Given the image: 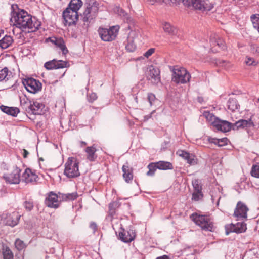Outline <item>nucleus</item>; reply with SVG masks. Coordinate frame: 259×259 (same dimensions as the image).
<instances>
[{"mask_svg": "<svg viewBox=\"0 0 259 259\" xmlns=\"http://www.w3.org/2000/svg\"><path fill=\"white\" fill-rule=\"evenodd\" d=\"M10 21L18 28L27 29L29 32L36 31L41 24L36 17H32L24 10L13 12Z\"/></svg>", "mask_w": 259, "mask_h": 259, "instance_id": "nucleus-1", "label": "nucleus"}, {"mask_svg": "<svg viewBox=\"0 0 259 259\" xmlns=\"http://www.w3.org/2000/svg\"><path fill=\"white\" fill-rule=\"evenodd\" d=\"M119 28V25L112 26L108 28L100 27L98 29V32L103 41H112L116 38Z\"/></svg>", "mask_w": 259, "mask_h": 259, "instance_id": "nucleus-2", "label": "nucleus"}, {"mask_svg": "<svg viewBox=\"0 0 259 259\" xmlns=\"http://www.w3.org/2000/svg\"><path fill=\"white\" fill-rule=\"evenodd\" d=\"M64 174L68 178L80 176L79 162L74 157H69L65 164Z\"/></svg>", "mask_w": 259, "mask_h": 259, "instance_id": "nucleus-3", "label": "nucleus"}, {"mask_svg": "<svg viewBox=\"0 0 259 259\" xmlns=\"http://www.w3.org/2000/svg\"><path fill=\"white\" fill-rule=\"evenodd\" d=\"M99 4L97 2H93L87 4L82 16V20L85 25L89 26L91 21L97 16Z\"/></svg>", "mask_w": 259, "mask_h": 259, "instance_id": "nucleus-4", "label": "nucleus"}, {"mask_svg": "<svg viewBox=\"0 0 259 259\" xmlns=\"http://www.w3.org/2000/svg\"><path fill=\"white\" fill-rule=\"evenodd\" d=\"M190 218L202 230L209 231H212L213 225L209 216L193 213Z\"/></svg>", "mask_w": 259, "mask_h": 259, "instance_id": "nucleus-5", "label": "nucleus"}, {"mask_svg": "<svg viewBox=\"0 0 259 259\" xmlns=\"http://www.w3.org/2000/svg\"><path fill=\"white\" fill-rule=\"evenodd\" d=\"M191 78L189 73L183 67L174 69L172 80L177 83L184 84L188 82Z\"/></svg>", "mask_w": 259, "mask_h": 259, "instance_id": "nucleus-6", "label": "nucleus"}, {"mask_svg": "<svg viewBox=\"0 0 259 259\" xmlns=\"http://www.w3.org/2000/svg\"><path fill=\"white\" fill-rule=\"evenodd\" d=\"M184 4L188 7L192 6L196 9L201 11H210L213 5L209 0H183Z\"/></svg>", "mask_w": 259, "mask_h": 259, "instance_id": "nucleus-7", "label": "nucleus"}, {"mask_svg": "<svg viewBox=\"0 0 259 259\" xmlns=\"http://www.w3.org/2000/svg\"><path fill=\"white\" fill-rule=\"evenodd\" d=\"M20 217L17 212L3 213L0 215V226L8 225L14 227L18 223Z\"/></svg>", "mask_w": 259, "mask_h": 259, "instance_id": "nucleus-8", "label": "nucleus"}, {"mask_svg": "<svg viewBox=\"0 0 259 259\" xmlns=\"http://www.w3.org/2000/svg\"><path fill=\"white\" fill-rule=\"evenodd\" d=\"M26 90L31 93H36L41 89V83L39 80L32 78H26L22 80Z\"/></svg>", "mask_w": 259, "mask_h": 259, "instance_id": "nucleus-9", "label": "nucleus"}, {"mask_svg": "<svg viewBox=\"0 0 259 259\" xmlns=\"http://www.w3.org/2000/svg\"><path fill=\"white\" fill-rule=\"evenodd\" d=\"M64 24L65 26L75 25L78 20V12L70 10V8H66L63 12Z\"/></svg>", "mask_w": 259, "mask_h": 259, "instance_id": "nucleus-10", "label": "nucleus"}, {"mask_svg": "<svg viewBox=\"0 0 259 259\" xmlns=\"http://www.w3.org/2000/svg\"><path fill=\"white\" fill-rule=\"evenodd\" d=\"M232 127L234 130L245 129L249 134L250 131L254 128V124L250 118L248 120L240 119L234 123Z\"/></svg>", "mask_w": 259, "mask_h": 259, "instance_id": "nucleus-11", "label": "nucleus"}, {"mask_svg": "<svg viewBox=\"0 0 259 259\" xmlns=\"http://www.w3.org/2000/svg\"><path fill=\"white\" fill-rule=\"evenodd\" d=\"M148 79L153 83H157L160 81V70L156 66H150L146 72Z\"/></svg>", "mask_w": 259, "mask_h": 259, "instance_id": "nucleus-12", "label": "nucleus"}, {"mask_svg": "<svg viewBox=\"0 0 259 259\" xmlns=\"http://www.w3.org/2000/svg\"><path fill=\"white\" fill-rule=\"evenodd\" d=\"M246 229V225L244 222H238L235 224L231 223L225 226L226 235H228L231 232L236 233L244 232Z\"/></svg>", "mask_w": 259, "mask_h": 259, "instance_id": "nucleus-13", "label": "nucleus"}, {"mask_svg": "<svg viewBox=\"0 0 259 259\" xmlns=\"http://www.w3.org/2000/svg\"><path fill=\"white\" fill-rule=\"evenodd\" d=\"M20 173L21 169L16 168L11 174L6 175L3 177L5 181L10 184H19L20 182Z\"/></svg>", "mask_w": 259, "mask_h": 259, "instance_id": "nucleus-14", "label": "nucleus"}, {"mask_svg": "<svg viewBox=\"0 0 259 259\" xmlns=\"http://www.w3.org/2000/svg\"><path fill=\"white\" fill-rule=\"evenodd\" d=\"M67 64L68 63L65 61L53 59L45 63L44 66L47 69L52 70L67 67Z\"/></svg>", "mask_w": 259, "mask_h": 259, "instance_id": "nucleus-15", "label": "nucleus"}, {"mask_svg": "<svg viewBox=\"0 0 259 259\" xmlns=\"http://www.w3.org/2000/svg\"><path fill=\"white\" fill-rule=\"evenodd\" d=\"M248 211V208L247 206L244 203L239 202L237 204L234 214L238 219L246 218Z\"/></svg>", "mask_w": 259, "mask_h": 259, "instance_id": "nucleus-16", "label": "nucleus"}, {"mask_svg": "<svg viewBox=\"0 0 259 259\" xmlns=\"http://www.w3.org/2000/svg\"><path fill=\"white\" fill-rule=\"evenodd\" d=\"M135 236V232L132 229L126 231L124 229H121V231L119 233V237L120 239L123 242L126 243L132 241L134 239Z\"/></svg>", "mask_w": 259, "mask_h": 259, "instance_id": "nucleus-17", "label": "nucleus"}, {"mask_svg": "<svg viewBox=\"0 0 259 259\" xmlns=\"http://www.w3.org/2000/svg\"><path fill=\"white\" fill-rule=\"evenodd\" d=\"M58 198L57 195L51 192L46 198L45 204L49 207L57 208L59 206Z\"/></svg>", "mask_w": 259, "mask_h": 259, "instance_id": "nucleus-18", "label": "nucleus"}, {"mask_svg": "<svg viewBox=\"0 0 259 259\" xmlns=\"http://www.w3.org/2000/svg\"><path fill=\"white\" fill-rule=\"evenodd\" d=\"M213 126L218 130L223 132H228L231 128V123L230 122L225 120H221L219 119L214 121Z\"/></svg>", "mask_w": 259, "mask_h": 259, "instance_id": "nucleus-19", "label": "nucleus"}, {"mask_svg": "<svg viewBox=\"0 0 259 259\" xmlns=\"http://www.w3.org/2000/svg\"><path fill=\"white\" fill-rule=\"evenodd\" d=\"M177 154L186 160L187 163L191 165H195L197 163V159L192 154H190L183 150L178 151Z\"/></svg>", "mask_w": 259, "mask_h": 259, "instance_id": "nucleus-20", "label": "nucleus"}, {"mask_svg": "<svg viewBox=\"0 0 259 259\" xmlns=\"http://www.w3.org/2000/svg\"><path fill=\"white\" fill-rule=\"evenodd\" d=\"M122 170L125 181L127 183L131 182L133 178V168L130 167L127 163L122 166Z\"/></svg>", "mask_w": 259, "mask_h": 259, "instance_id": "nucleus-21", "label": "nucleus"}, {"mask_svg": "<svg viewBox=\"0 0 259 259\" xmlns=\"http://www.w3.org/2000/svg\"><path fill=\"white\" fill-rule=\"evenodd\" d=\"M37 178V176L29 168L26 169L22 176V180L26 183L35 182Z\"/></svg>", "mask_w": 259, "mask_h": 259, "instance_id": "nucleus-22", "label": "nucleus"}, {"mask_svg": "<svg viewBox=\"0 0 259 259\" xmlns=\"http://www.w3.org/2000/svg\"><path fill=\"white\" fill-rule=\"evenodd\" d=\"M97 150L95 147L93 145L92 146L87 147L85 148V151L87 153V158L90 161H95L97 158V155L96 152Z\"/></svg>", "mask_w": 259, "mask_h": 259, "instance_id": "nucleus-23", "label": "nucleus"}, {"mask_svg": "<svg viewBox=\"0 0 259 259\" xmlns=\"http://www.w3.org/2000/svg\"><path fill=\"white\" fill-rule=\"evenodd\" d=\"M44 106L42 103L37 101L33 102L29 106V109L34 114H40Z\"/></svg>", "mask_w": 259, "mask_h": 259, "instance_id": "nucleus-24", "label": "nucleus"}, {"mask_svg": "<svg viewBox=\"0 0 259 259\" xmlns=\"http://www.w3.org/2000/svg\"><path fill=\"white\" fill-rule=\"evenodd\" d=\"M13 77L12 72L8 68L5 67L0 70V81H8L11 80Z\"/></svg>", "mask_w": 259, "mask_h": 259, "instance_id": "nucleus-25", "label": "nucleus"}, {"mask_svg": "<svg viewBox=\"0 0 259 259\" xmlns=\"http://www.w3.org/2000/svg\"><path fill=\"white\" fill-rule=\"evenodd\" d=\"M210 42L211 46H215L217 45L222 49H224L225 48L224 40L216 34H213L210 36Z\"/></svg>", "mask_w": 259, "mask_h": 259, "instance_id": "nucleus-26", "label": "nucleus"}, {"mask_svg": "<svg viewBox=\"0 0 259 259\" xmlns=\"http://www.w3.org/2000/svg\"><path fill=\"white\" fill-rule=\"evenodd\" d=\"M164 31L169 35H175L177 34V29L169 23L164 22L162 24Z\"/></svg>", "mask_w": 259, "mask_h": 259, "instance_id": "nucleus-27", "label": "nucleus"}, {"mask_svg": "<svg viewBox=\"0 0 259 259\" xmlns=\"http://www.w3.org/2000/svg\"><path fill=\"white\" fill-rule=\"evenodd\" d=\"M50 39L52 42L54 43L57 46L59 47L63 54H66L67 53V50L64 44V40L62 38H56L54 37H52Z\"/></svg>", "mask_w": 259, "mask_h": 259, "instance_id": "nucleus-28", "label": "nucleus"}, {"mask_svg": "<svg viewBox=\"0 0 259 259\" xmlns=\"http://www.w3.org/2000/svg\"><path fill=\"white\" fill-rule=\"evenodd\" d=\"M1 109L4 113L14 117L16 116L19 112V109L17 107H9L2 105L1 106Z\"/></svg>", "mask_w": 259, "mask_h": 259, "instance_id": "nucleus-29", "label": "nucleus"}, {"mask_svg": "<svg viewBox=\"0 0 259 259\" xmlns=\"http://www.w3.org/2000/svg\"><path fill=\"white\" fill-rule=\"evenodd\" d=\"M82 5V2L81 0H71L68 6L66 8H70V10L77 12Z\"/></svg>", "mask_w": 259, "mask_h": 259, "instance_id": "nucleus-30", "label": "nucleus"}, {"mask_svg": "<svg viewBox=\"0 0 259 259\" xmlns=\"http://www.w3.org/2000/svg\"><path fill=\"white\" fill-rule=\"evenodd\" d=\"M13 41V39L11 36L5 35L0 40V47L2 49H6L12 44Z\"/></svg>", "mask_w": 259, "mask_h": 259, "instance_id": "nucleus-31", "label": "nucleus"}, {"mask_svg": "<svg viewBox=\"0 0 259 259\" xmlns=\"http://www.w3.org/2000/svg\"><path fill=\"white\" fill-rule=\"evenodd\" d=\"M156 164L158 169L160 170H165L173 169L172 164L169 162L160 161L156 162Z\"/></svg>", "mask_w": 259, "mask_h": 259, "instance_id": "nucleus-32", "label": "nucleus"}, {"mask_svg": "<svg viewBox=\"0 0 259 259\" xmlns=\"http://www.w3.org/2000/svg\"><path fill=\"white\" fill-rule=\"evenodd\" d=\"M239 105L238 104L237 100L234 99L230 98L228 101V108L232 111H234L238 109Z\"/></svg>", "mask_w": 259, "mask_h": 259, "instance_id": "nucleus-33", "label": "nucleus"}, {"mask_svg": "<svg viewBox=\"0 0 259 259\" xmlns=\"http://www.w3.org/2000/svg\"><path fill=\"white\" fill-rule=\"evenodd\" d=\"M139 32L136 30H131L128 34L127 39L137 42L139 40Z\"/></svg>", "mask_w": 259, "mask_h": 259, "instance_id": "nucleus-34", "label": "nucleus"}, {"mask_svg": "<svg viewBox=\"0 0 259 259\" xmlns=\"http://www.w3.org/2000/svg\"><path fill=\"white\" fill-rule=\"evenodd\" d=\"M203 116L206 118L207 120L211 123L213 126H214V121H215L217 120H218V118L214 116L212 113L208 111L204 112L203 113Z\"/></svg>", "mask_w": 259, "mask_h": 259, "instance_id": "nucleus-35", "label": "nucleus"}, {"mask_svg": "<svg viewBox=\"0 0 259 259\" xmlns=\"http://www.w3.org/2000/svg\"><path fill=\"white\" fill-rule=\"evenodd\" d=\"M251 20L253 27L257 30L259 33V14H254L251 16Z\"/></svg>", "mask_w": 259, "mask_h": 259, "instance_id": "nucleus-36", "label": "nucleus"}, {"mask_svg": "<svg viewBox=\"0 0 259 259\" xmlns=\"http://www.w3.org/2000/svg\"><path fill=\"white\" fill-rule=\"evenodd\" d=\"M148 171L147 172V175L149 176H153L155 172L158 168L157 167L156 163H151L148 165Z\"/></svg>", "mask_w": 259, "mask_h": 259, "instance_id": "nucleus-37", "label": "nucleus"}, {"mask_svg": "<svg viewBox=\"0 0 259 259\" xmlns=\"http://www.w3.org/2000/svg\"><path fill=\"white\" fill-rule=\"evenodd\" d=\"M216 64L227 70L229 69L231 66V64L229 62L223 60H218L216 62Z\"/></svg>", "mask_w": 259, "mask_h": 259, "instance_id": "nucleus-38", "label": "nucleus"}, {"mask_svg": "<svg viewBox=\"0 0 259 259\" xmlns=\"http://www.w3.org/2000/svg\"><path fill=\"white\" fill-rule=\"evenodd\" d=\"M127 43L126 45V49L129 52H133L136 49V42L133 40L127 39Z\"/></svg>", "mask_w": 259, "mask_h": 259, "instance_id": "nucleus-39", "label": "nucleus"}, {"mask_svg": "<svg viewBox=\"0 0 259 259\" xmlns=\"http://www.w3.org/2000/svg\"><path fill=\"white\" fill-rule=\"evenodd\" d=\"M118 203L116 202H112L109 204V213L111 216H113L115 213V209Z\"/></svg>", "mask_w": 259, "mask_h": 259, "instance_id": "nucleus-40", "label": "nucleus"}, {"mask_svg": "<svg viewBox=\"0 0 259 259\" xmlns=\"http://www.w3.org/2000/svg\"><path fill=\"white\" fill-rule=\"evenodd\" d=\"M3 256L4 259H13V254L8 247L4 249Z\"/></svg>", "mask_w": 259, "mask_h": 259, "instance_id": "nucleus-41", "label": "nucleus"}, {"mask_svg": "<svg viewBox=\"0 0 259 259\" xmlns=\"http://www.w3.org/2000/svg\"><path fill=\"white\" fill-rule=\"evenodd\" d=\"M251 176L255 178H259V164L253 165L251 170Z\"/></svg>", "mask_w": 259, "mask_h": 259, "instance_id": "nucleus-42", "label": "nucleus"}, {"mask_svg": "<svg viewBox=\"0 0 259 259\" xmlns=\"http://www.w3.org/2000/svg\"><path fill=\"white\" fill-rule=\"evenodd\" d=\"M245 63L249 66H256L258 63V62L252 57H247L245 60Z\"/></svg>", "mask_w": 259, "mask_h": 259, "instance_id": "nucleus-43", "label": "nucleus"}, {"mask_svg": "<svg viewBox=\"0 0 259 259\" xmlns=\"http://www.w3.org/2000/svg\"><path fill=\"white\" fill-rule=\"evenodd\" d=\"M192 185L194 189V192H202V187L199 184L198 180L193 181Z\"/></svg>", "mask_w": 259, "mask_h": 259, "instance_id": "nucleus-44", "label": "nucleus"}, {"mask_svg": "<svg viewBox=\"0 0 259 259\" xmlns=\"http://www.w3.org/2000/svg\"><path fill=\"white\" fill-rule=\"evenodd\" d=\"M158 1V3L162 4L164 3L166 5H171L177 3H179L183 0H157Z\"/></svg>", "mask_w": 259, "mask_h": 259, "instance_id": "nucleus-45", "label": "nucleus"}, {"mask_svg": "<svg viewBox=\"0 0 259 259\" xmlns=\"http://www.w3.org/2000/svg\"><path fill=\"white\" fill-rule=\"evenodd\" d=\"M77 196V194L76 192L68 193L65 195L64 199L66 200H74Z\"/></svg>", "mask_w": 259, "mask_h": 259, "instance_id": "nucleus-46", "label": "nucleus"}, {"mask_svg": "<svg viewBox=\"0 0 259 259\" xmlns=\"http://www.w3.org/2000/svg\"><path fill=\"white\" fill-rule=\"evenodd\" d=\"M15 247L18 250H21L25 247V244L22 240L18 239L15 242Z\"/></svg>", "mask_w": 259, "mask_h": 259, "instance_id": "nucleus-47", "label": "nucleus"}, {"mask_svg": "<svg viewBox=\"0 0 259 259\" xmlns=\"http://www.w3.org/2000/svg\"><path fill=\"white\" fill-rule=\"evenodd\" d=\"M147 99L149 102L150 105L151 106H152L156 101V97L155 95L152 93H149L147 95Z\"/></svg>", "mask_w": 259, "mask_h": 259, "instance_id": "nucleus-48", "label": "nucleus"}, {"mask_svg": "<svg viewBox=\"0 0 259 259\" xmlns=\"http://www.w3.org/2000/svg\"><path fill=\"white\" fill-rule=\"evenodd\" d=\"M202 197V192H194L192 194V199L198 201Z\"/></svg>", "mask_w": 259, "mask_h": 259, "instance_id": "nucleus-49", "label": "nucleus"}, {"mask_svg": "<svg viewBox=\"0 0 259 259\" xmlns=\"http://www.w3.org/2000/svg\"><path fill=\"white\" fill-rule=\"evenodd\" d=\"M24 207L27 211H29L32 209L33 207V204L31 202L26 201L24 203Z\"/></svg>", "mask_w": 259, "mask_h": 259, "instance_id": "nucleus-50", "label": "nucleus"}, {"mask_svg": "<svg viewBox=\"0 0 259 259\" xmlns=\"http://www.w3.org/2000/svg\"><path fill=\"white\" fill-rule=\"evenodd\" d=\"M227 139H218V145L220 147L223 146L227 144Z\"/></svg>", "mask_w": 259, "mask_h": 259, "instance_id": "nucleus-51", "label": "nucleus"}, {"mask_svg": "<svg viewBox=\"0 0 259 259\" xmlns=\"http://www.w3.org/2000/svg\"><path fill=\"white\" fill-rule=\"evenodd\" d=\"M154 51L155 49L154 48H150L144 54V56L146 58H148L152 55V54L154 52Z\"/></svg>", "mask_w": 259, "mask_h": 259, "instance_id": "nucleus-52", "label": "nucleus"}, {"mask_svg": "<svg viewBox=\"0 0 259 259\" xmlns=\"http://www.w3.org/2000/svg\"><path fill=\"white\" fill-rule=\"evenodd\" d=\"M251 51L253 53L259 55V46L257 45H253L251 47Z\"/></svg>", "mask_w": 259, "mask_h": 259, "instance_id": "nucleus-53", "label": "nucleus"}, {"mask_svg": "<svg viewBox=\"0 0 259 259\" xmlns=\"http://www.w3.org/2000/svg\"><path fill=\"white\" fill-rule=\"evenodd\" d=\"M97 98L96 94L93 93L91 94L89 97V100L91 102H93Z\"/></svg>", "mask_w": 259, "mask_h": 259, "instance_id": "nucleus-54", "label": "nucleus"}, {"mask_svg": "<svg viewBox=\"0 0 259 259\" xmlns=\"http://www.w3.org/2000/svg\"><path fill=\"white\" fill-rule=\"evenodd\" d=\"M208 141L210 143H214L218 145V139L210 138L208 139Z\"/></svg>", "mask_w": 259, "mask_h": 259, "instance_id": "nucleus-55", "label": "nucleus"}, {"mask_svg": "<svg viewBox=\"0 0 259 259\" xmlns=\"http://www.w3.org/2000/svg\"><path fill=\"white\" fill-rule=\"evenodd\" d=\"M90 228L93 230L95 232L97 230V226L96 223L92 222L90 224Z\"/></svg>", "mask_w": 259, "mask_h": 259, "instance_id": "nucleus-56", "label": "nucleus"}, {"mask_svg": "<svg viewBox=\"0 0 259 259\" xmlns=\"http://www.w3.org/2000/svg\"><path fill=\"white\" fill-rule=\"evenodd\" d=\"M29 154V152L25 149H23V156L24 158H26Z\"/></svg>", "mask_w": 259, "mask_h": 259, "instance_id": "nucleus-57", "label": "nucleus"}, {"mask_svg": "<svg viewBox=\"0 0 259 259\" xmlns=\"http://www.w3.org/2000/svg\"><path fill=\"white\" fill-rule=\"evenodd\" d=\"M156 259H169V258L168 257V256L164 255H163V256H161L160 257H158Z\"/></svg>", "mask_w": 259, "mask_h": 259, "instance_id": "nucleus-58", "label": "nucleus"}, {"mask_svg": "<svg viewBox=\"0 0 259 259\" xmlns=\"http://www.w3.org/2000/svg\"><path fill=\"white\" fill-rule=\"evenodd\" d=\"M86 145H87L86 142H85L84 141L80 142V146L81 147H83V146H85Z\"/></svg>", "mask_w": 259, "mask_h": 259, "instance_id": "nucleus-59", "label": "nucleus"}, {"mask_svg": "<svg viewBox=\"0 0 259 259\" xmlns=\"http://www.w3.org/2000/svg\"><path fill=\"white\" fill-rule=\"evenodd\" d=\"M151 117V115H150L149 116H145V117H144L145 118V120H148Z\"/></svg>", "mask_w": 259, "mask_h": 259, "instance_id": "nucleus-60", "label": "nucleus"}, {"mask_svg": "<svg viewBox=\"0 0 259 259\" xmlns=\"http://www.w3.org/2000/svg\"><path fill=\"white\" fill-rule=\"evenodd\" d=\"M135 101H136V103H138V99H137V97H136L135 98Z\"/></svg>", "mask_w": 259, "mask_h": 259, "instance_id": "nucleus-61", "label": "nucleus"}, {"mask_svg": "<svg viewBox=\"0 0 259 259\" xmlns=\"http://www.w3.org/2000/svg\"><path fill=\"white\" fill-rule=\"evenodd\" d=\"M13 32L14 34H15V30L14 29L13 30Z\"/></svg>", "mask_w": 259, "mask_h": 259, "instance_id": "nucleus-62", "label": "nucleus"}]
</instances>
